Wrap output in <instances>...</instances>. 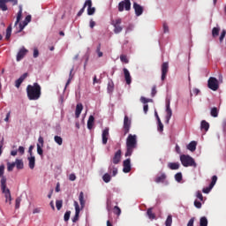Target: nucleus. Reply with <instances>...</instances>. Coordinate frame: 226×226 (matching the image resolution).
Instances as JSON below:
<instances>
[{"label": "nucleus", "instance_id": "1", "mask_svg": "<svg viewBox=\"0 0 226 226\" xmlns=\"http://www.w3.org/2000/svg\"><path fill=\"white\" fill-rule=\"evenodd\" d=\"M26 96L30 101L40 100V98H41V86L38 83L27 85Z\"/></svg>", "mask_w": 226, "mask_h": 226}, {"label": "nucleus", "instance_id": "2", "mask_svg": "<svg viewBox=\"0 0 226 226\" xmlns=\"http://www.w3.org/2000/svg\"><path fill=\"white\" fill-rule=\"evenodd\" d=\"M4 165H1L0 166L1 190H2V193H4L6 202H8V200L11 201V192H10V189L6 188V177H4Z\"/></svg>", "mask_w": 226, "mask_h": 226}, {"label": "nucleus", "instance_id": "3", "mask_svg": "<svg viewBox=\"0 0 226 226\" xmlns=\"http://www.w3.org/2000/svg\"><path fill=\"white\" fill-rule=\"evenodd\" d=\"M137 148V135L129 134L126 139L125 157L132 156L133 150Z\"/></svg>", "mask_w": 226, "mask_h": 226}, {"label": "nucleus", "instance_id": "4", "mask_svg": "<svg viewBox=\"0 0 226 226\" xmlns=\"http://www.w3.org/2000/svg\"><path fill=\"white\" fill-rule=\"evenodd\" d=\"M180 162L184 167H194V169L197 168L195 159L190 155L182 154L180 156Z\"/></svg>", "mask_w": 226, "mask_h": 226}, {"label": "nucleus", "instance_id": "5", "mask_svg": "<svg viewBox=\"0 0 226 226\" xmlns=\"http://www.w3.org/2000/svg\"><path fill=\"white\" fill-rule=\"evenodd\" d=\"M112 26H114V33L115 34H119L121 31H123V26H121V24L123 23V19L120 18H117L116 19H112Z\"/></svg>", "mask_w": 226, "mask_h": 226}, {"label": "nucleus", "instance_id": "6", "mask_svg": "<svg viewBox=\"0 0 226 226\" xmlns=\"http://www.w3.org/2000/svg\"><path fill=\"white\" fill-rule=\"evenodd\" d=\"M132 10V3L130 0H124L118 4V11H130Z\"/></svg>", "mask_w": 226, "mask_h": 226}, {"label": "nucleus", "instance_id": "7", "mask_svg": "<svg viewBox=\"0 0 226 226\" xmlns=\"http://www.w3.org/2000/svg\"><path fill=\"white\" fill-rule=\"evenodd\" d=\"M207 87L212 91H218V87H220L218 85V79L215 77H210L207 81Z\"/></svg>", "mask_w": 226, "mask_h": 226}, {"label": "nucleus", "instance_id": "8", "mask_svg": "<svg viewBox=\"0 0 226 226\" xmlns=\"http://www.w3.org/2000/svg\"><path fill=\"white\" fill-rule=\"evenodd\" d=\"M6 3H12V5L16 6V4H19V0H0V10H2V11H8Z\"/></svg>", "mask_w": 226, "mask_h": 226}, {"label": "nucleus", "instance_id": "9", "mask_svg": "<svg viewBox=\"0 0 226 226\" xmlns=\"http://www.w3.org/2000/svg\"><path fill=\"white\" fill-rule=\"evenodd\" d=\"M172 117V109H170V99L166 100V124H169Z\"/></svg>", "mask_w": 226, "mask_h": 226}, {"label": "nucleus", "instance_id": "10", "mask_svg": "<svg viewBox=\"0 0 226 226\" xmlns=\"http://www.w3.org/2000/svg\"><path fill=\"white\" fill-rule=\"evenodd\" d=\"M131 126H132V120H130L128 116H124V135H127V133H130Z\"/></svg>", "mask_w": 226, "mask_h": 226}, {"label": "nucleus", "instance_id": "11", "mask_svg": "<svg viewBox=\"0 0 226 226\" xmlns=\"http://www.w3.org/2000/svg\"><path fill=\"white\" fill-rule=\"evenodd\" d=\"M87 6V15H94V11H96V9L93 7V2L91 0H87L84 4V8Z\"/></svg>", "mask_w": 226, "mask_h": 226}, {"label": "nucleus", "instance_id": "12", "mask_svg": "<svg viewBox=\"0 0 226 226\" xmlns=\"http://www.w3.org/2000/svg\"><path fill=\"white\" fill-rule=\"evenodd\" d=\"M123 172L124 174H128V172H131L132 170V160L130 158L126 159L123 162Z\"/></svg>", "mask_w": 226, "mask_h": 226}, {"label": "nucleus", "instance_id": "13", "mask_svg": "<svg viewBox=\"0 0 226 226\" xmlns=\"http://www.w3.org/2000/svg\"><path fill=\"white\" fill-rule=\"evenodd\" d=\"M167 73H169V63L164 62L162 64V76L161 79L163 81L165 79H167Z\"/></svg>", "mask_w": 226, "mask_h": 226}, {"label": "nucleus", "instance_id": "14", "mask_svg": "<svg viewBox=\"0 0 226 226\" xmlns=\"http://www.w3.org/2000/svg\"><path fill=\"white\" fill-rule=\"evenodd\" d=\"M74 207H75V215L72 218V222L77 223V222H79V216L80 215V206H79V202L74 201Z\"/></svg>", "mask_w": 226, "mask_h": 226}, {"label": "nucleus", "instance_id": "15", "mask_svg": "<svg viewBox=\"0 0 226 226\" xmlns=\"http://www.w3.org/2000/svg\"><path fill=\"white\" fill-rule=\"evenodd\" d=\"M133 8H134L135 15L137 17H140V15H142V13H144V7L140 6V4H139L135 2L133 3Z\"/></svg>", "mask_w": 226, "mask_h": 226}, {"label": "nucleus", "instance_id": "16", "mask_svg": "<svg viewBox=\"0 0 226 226\" xmlns=\"http://www.w3.org/2000/svg\"><path fill=\"white\" fill-rule=\"evenodd\" d=\"M121 149L117 150L113 158H112V163H114V165H117L119 163H121Z\"/></svg>", "mask_w": 226, "mask_h": 226}, {"label": "nucleus", "instance_id": "17", "mask_svg": "<svg viewBox=\"0 0 226 226\" xmlns=\"http://www.w3.org/2000/svg\"><path fill=\"white\" fill-rule=\"evenodd\" d=\"M102 139L103 146L107 145V142L109 141V127H106L102 131Z\"/></svg>", "mask_w": 226, "mask_h": 226}, {"label": "nucleus", "instance_id": "18", "mask_svg": "<svg viewBox=\"0 0 226 226\" xmlns=\"http://www.w3.org/2000/svg\"><path fill=\"white\" fill-rule=\"evenodd\" d=\"M123 72H124L125 82L128 86H130V84H132V75H130V71H128V69L126 68H124Z\"/></svg>", "mask_w": 226, "mask_h": 226}, {"label": "nucleus", "instance_id": "19", "mask_svg": "<svg viewBox=\"0 0 226 226\" xmlns=\"http://www.w3.org/2000/svg\"><path fill=\"white\" fill-rule=\"evenodd\" d=\"M27 72H25L23 75H21L19 77V79H18L16 81H15V87H20V86L22 85V82H24V80H26V79H27Z\"/></svg>", "mask_w": 226, "mask_h": 226}, {"label": "nucleus", "instance_id": "20", "mask_svg": "<svg viewBox=\"0 0 226 226\" xmlns=\"http://www.w3.org/2000/svg\"><path fill=\"white\" fill-rule=\"evenodd\" d=\"M82 110H84V106L82 105V103H78L75 110V117L77 119L80 117V114H82Z\"/></svg>", "mask_w": 226, "mask_h": 226}, {"label": "nucleus", "instance_id": "21", "mask_svg": "<svg viewBox=\"0 0 226 226\" xmlns=\"http://www.w3.org/2000/svg\"><path fill=\"white\" fill-rule=\"evenodd\" d=\"M26 54H27V49H21L17 55V61H22L24 57L26 56Z\"/></svg>", "mask_w": 226, "mask_h": 226}, {"label": "nucleus", "instance_id": "22", "mask_svg": "<svg viewBox=\"0 0 226 226\" xmlns=\"http://www.w3.org/2000/svg\"><path fill=\"white\" fill-rule=\"evenodd\" d=\"M167 179V175L165 173H162L161 175H157L154 178V181L158 183H165V180Z\"/></svg>", "mask_w": 226, "mask_h": 226}, {"label": "nucleus", "instance_id": "23", "mask_svg": "<svg viewBox=\"0 0 226 226\" xmlns=\"http://www.w3.org/2000/svg\"><path fill=\"white\" fill-rule=\"evenodd\" d=\"M14 163L18 170H22V169H24V161H22V159H16Z\"/></svg>", "mask_w": 226, "mask_h": 226}, {"label": "nucleus", "instance_id": "24", "mask_svg": "<svg viewBox=\"0 0 226 226\" xmlns=\"http://www.w3.org/2000/svg\"><path fill=\"white\" fill-rule=\"evenodd\" d=\"M168 167L170 170H179V167H181V164H179V162H169Z\"/></svg>", "mask_w": 226, "mask_h": 226}, {"label": "nucleus", "instance_id": "25", "mask_svg": "<svg viewBox=\"0 0 226 226\" xmlns=\"http://www.w3.org/2000/svg\"><path fill=\"white\" fill-rule=\"evenodd\" d=\"M28 166H29V169H31L33 170V169H34V165L36 163V159L34 156L31 155L30 157H28Z\"/></svg>", "mask_w": 226, "mask_h": 226}, {"label": "nucleus", "instance_id": "26", "mask_svg": "<svg viewBox=\"0 0 226 226\" xmlns=\"http://www.w3.org/2000/svg\"><path fill=\"white\" fill-rule=\"evenodd\" d=\"M94 124V117L93 115H91L87 120L88 130H93Z\"/></svg>", "mask_w": 226, "mask_h": 226}, {"label": "nucleus", "instance_id": "27", "mask_svg": "<svg viewBox=\"0 0 226 226\" xmlns=\"http://www.w3.org/2000/svg\"><path fill=\"white\" fill-rule=\"evenodd\" d=\"M79 204L81 206V209H84V207L86 206V200H84V192H79Z\"/></svg>", "mask_w": 226, "mask_h": 226}, {"label": "nucleus", "instance_id": "28", "mask_svg": "<svg viewBox=\"0 0 226 226\" xmlns=\"http://www.w3.org/2000/svg\"><path fill=\"white\" fill-rule=\"evenodd\" d=\"M187 149L189 151H192V153H193V151H195L197 149V142L196 141H191L187 146Z\"/></svg>", "mask_w": 226, "mask_h": 226}, {"label": "nucleus", "instance_id": "29", "mask_svg": "<svg viewBox=\"0 0 226 226\" xmlns=\"http://www.w3.org/2000/svg\"><path fill=\"white\" fill-rule=\"evenodd\" d=\"M147 215L148 216L149 220H154L156 218V215L153 213V207L147 209Z\"/></svg>", "mask_w": 226, "mask_h": 226}, {"label": "nucleus", "instance_id": "30", "mask_svg": "<svg viewBox=\"0 0 226 226\" xmlns=\"http://www.w3.org/2000/svg\"><path fill=\"white\" fill-rule=\"evenodd\" d=\"M19 11H18V14H17L15 26H17V24H19V22H20V20L22 19V5H19Z\"/></svg>", "mask_w": 226, "mask_h": 226}, {"label": "nucleus", "instance_id": "31", "mask_svg": "<svg viewBox=\"0 0 226 226\" xmlns=\"http://www.w3.org/2000/svg\"><path fill=\"white\" fill-rule=\"evenodd\" d=\"M200 128L201 130H205V132H207L209 130V123L206 122V120H202Z\"/></svg>", "mask_w": 226, "mask_h": 226}, {"label": "nucleus", "instance_id": "32", "mask_svg": "<svg viewBox=\"0 0 226 226\" xmlns=\"http://www.w3.org/2000/svg\"><path fill=\"white\" fill-rule=\"evenodd\" d=\"M107 90H108V93H113V91H114V81H112V79H110L108 82Z\"/></svg>", "mask_w": 226, "mask_h": 226}, {"label": "nucleus", "instance_id": "33", "mask_svg": "<svg viewBox=\"0 0 226 226\" xmlns=\"http://www.w3.org/2000/svg\"><path fill=\"white\" fill-rule=\"evenodd\" d=\"M109 171L110 174H112L113 177L117 176V168L114 167L113 165L109 167Z\"/></svg>", "mask_w": 226, "mask_h": 226}, {"label": "nucleus", "instance_id": "34", "mask_svg": "<svg viewBox=\"0 0 226 226\" xmlns=\"http://www.w3.org/2000/svg\"><path fill=\"white\" fill-rule=\"evenodd\" d=\"M10 38H11V25H10L6 29L5 40L8 41Z\"/></svg>", "mask_w": 226, "mask_h": 226}, {"label": "nucleus", "instance_id": "35", "mask_svg": "<svg viewBox=\"0 0 226 226\" xmlns=\"http://www.w3.org/2000/svg\"><path fill=\"white\" fill-rule=\"evenodd\" d=\"M210 116H212V117H218V108L216 107L212 108L210 111Z\"/></svg>", "mask_w": 226, "mask_h": 226}, {"label": "nucleus", "instance_id": "36", "mask_svg": "<svg viewBox=\"0 0 226 226\" xmlns=\"http://www.w3.org/2000/svg\"><path fill=\"white\" fill-rule=\"evenodd\" d=\"M200 226H207V218L206 216L200 219Z\"/></svg>", "mask_w": 226, "mask_h": 226}, {"label": "nucleus", "instance_id": "37", "mask_svg": "<svg viewBox=\"0 0 226 226\" xmlns=\"http://www.w3.org/2000/svg\"><path fill=\"white\" fill-rule=\"evenodd\" d=\"M220 34V29L218 27H214L212 29V36L213 38H216Z\"/></svg>", "mask_w": 226, "mask_h": 226}, {"label": "nucleus", "instance_id": "38", "mask_svg": "<svg viewBox=\"0 0 226 226\" xmlns=\"http://www.w3.org/2000/svg\"><path fill=\"white\" fill-rule=\"evenodd\" d=\"M96 53H97L98 57H103V52H102V44H100V43L96 48Z\"/></svg>", "mask_w": 226, "mask_h": 226}, {"label": "nucleus", "instance_id": "39", "mask_svg": "<svg viewBox=\"0 0 226 226\" xmlns=\"http://www.w3.org/2000/svg\"><path fill=\"white\" fill-rule=\"evenodd\" d=\"M72 73H73V67L70 71L69 79L66 82L65 87H68V86H70V83L72 82V79H73V75Z\"/></svg>", "mask_w": 226, "mask_h": 226}, {"label": "nucleus", "instance_id": "40", "mask_svg": "<svg viewBox=\"0 0 226 226\" xmlns=\"http://www.w3.org/2000/svg\"><path fill=\"white\" fill-rule=\"evenodd\" d=\"M54 140L58 146H63V138L61 136H55Z\"/></svg>", "mask_w": 226, "mask_h": 226}, {"label": "nucleus", "instance_id": "41", "mask_svg": "<svg viewBox=\"0 0 226 226\" xmlns=\"http://www.w3.org/2000/svg\"><path fill=\"white\" fill-rule=\"evenodd\" d=\"M15 162H8L7 163V170L8 172H12L13 169H15Z\"/></svg>", "mask_w": 226, "mask_h": 226}, {"label": "nucleus", "instance_id": "42", "mask_svg": "<svg viewBox=\"0 0 226 226\" xmlns=\"http://www.w3.org/2000/svg\"><path fill=\"white\" fill-rule=\"evenodd\" d=\"M175 179L177 183H181L183 181V174L181 172H178L175 175Z\"/></svg>", "mask_w": 226, "mask_h": 226}, {"label": "nucleus", "instance_id": "43", "mask_svg": "<svg viewBox=\"0 0 226 226\" xmlns=\"http://www.w3.org/2000/svg\"><path fill=\"white\" fill-rule=\"evenodd\" d=\"M110 175L109 173H106L103 175L102 177V180L104 181V183H110Z\"/></svg>", "mask_w": 226, "mask_h": 226}, {"label": "nucleus", "instance_id": "44", "mask_svg": "<svg viewBox=\"0 0 226 226\" xmlns=\"http://www.w3.org/2000/svg\"><path fill=\"white\" fill-rule=\"evenodd\" d=\"M157 123H158V131L163 132V124L162 123V120L160 119V117H157Z\"/></svg>", "mask_w": 226, "mask_h": 226}, {"label": "nucleus", "instance_id": "45", "mask_svg": "<svg viewBox=\"0 0 226 226\" xmlns=\"http://www.w3.org/2000/svg\"><path fill=\"white\" fill-rule=\"evenodd\" d=\"M218 181V177H216L215 175L212 177V181L210 183V186L211 188L215 187V185H216V182Z\"/></svg>", "mask_w": 226, "mask_h": 226}, {"label": "nucleus", "instance_id": "46", "mask_svg": "<svg viewBox=\"0 0 226 226\" xmlns=\"http://www.w3.org/2000/svg\"><path fill=\"white\" fill-rule=\"evenodd\" d=\"M166 226H172V215H168L166 221H165Z\"/></svg>", "mask_w": 226, "mask_h": 226}, {"label": "nucleus", "instance_id": "47", "mask_svg": "<svg viewBox=\"0 0 226 226\" xmlns=\"http://www.w3.org/2000/svg\"><path fill=\"white\" fill-rule=\"evenodd\" d=\"M56 206L57 211H61V207H63V200H57L56 201Z\"/></svg>", "mask_w": 226, "mask_h": 226}, {"label": "nucleus", "instance_id": "48", "mask_svg": "<svg viewBox=\"0 0 226 226\" xmlns=\"http://www.w3.org/2000/svg\"><path fill=\"white\" fill-rule=\"evenodd\" d=\"M113 213L114 215H117V216H119V215H121V208L117 206H115L113 208Z\"/></svg>", "mask_w": 226, "mask_h": 226}, {"label": "nucleus", "instance_id": "49", "mask_svg": "<svg viewBox=\"0 0 226 226\" xmlns=\"http://www.w3.org/2000/svg\"><path fill=\"white\" fill-rule=\"evenodd\" d=\"M20 202H22V198L19 197L15 200V208L19 209L20 207Z\"/></svg>", "mask_w": 226, "mask_h": 226}, {"label": "nucleus", "instance_id": "50", "mask_svg": "<svg viewBox=\"0 0 226 226\" xmlns=\"http://www.w3.org/2000/svg\"><path fill=\"white\" fill-rule=\"evenodd\" d=\"M43 147L40 146V143L37 144V153L40 156H43Z\"/></svg>", "mask_w": 226, "mask_h": 226}, {"label": "nucleus", "instance_id": "51", "mask_svg": "<svg viewBox=\"0 0 226 226\" xmlns=\"http://www.w3.org/2000/svg\"><path fill=\"white\" fill-rule=\"evenodd\" d=\"M72 215V211H66L64 215V222H68L70 220V216Z\"/></svg>", "mask_w": 226, "mask_h": 226}, {"label": "nucleus", "instance_id": "52", "mask_svg": "<svg viewBox=\"0 0 226 226\" xmlns=\"http://www.w3.org/2000/svg\"><path fill=\"white\" fill-rule=\"evenodd\" d=\"M120 61H122V63H125V64H128L129 63V60H128V57H126V55H121Z\"/></svg>", "mask_w": 226, "mask_h": 226}, {"label": "nucleus", "instance_id": "53", "mask_svg": "<svg viewBox=\"0 0 226 226\" xmlns=\"http://www.w3.org/2000/svg\"><path fill=\"white\" fill-rule=\"evenodd\" d=\"M225 35H226V31L225 30H222V33H221V35L219 37V41L222 43V41H223L224 38H225Z\"/></svg>", "mask_w": 226, "mask_h": 226}, {"label": "nucleus", "instance_id": "54", "mask_svg": "<svg viewBox=\"0 0 226 226\" xmlns=\"http://www.w3.org/2000/svg\"><path fill=\"white\" fill-rule=\"evenodd\" d=\"M194 206H195V207H197V209H200V207H202V203H200V201L196 200L194 201Z\"/></svg>", "mask_w": 226, "mask_h": 226}, {"label": "nucleus", "instance_id": "55", "mask_svg": "<svg viewBox=\"0 0 226 226\" xmlns=\"http://www.w3.org/2000/svg\"><path fill=\"white\" fill-rule=\"evenodd\" d=\"M211 190H213V187H211L209 185L208 187L203 188L202 192H203V193H209V192H211Z\"/></svg>", "mask_w": 226, "mask_h": 226}, {"label": "nucleus", "instance_id": "56", "mask_svg": "<svg viewBox=\"0 0 226 226\" xmlns=\"http://www.w3.org/2000/svg\"><path fill=\"white\" fill-rule=\"evenodd\" d=\"M196 197L197 199H200L201 201L204 200V196H202V192L200 191L197 192Z\"/></svg>", "mask_w": 226, "mask_h": 226}, {"label": "nucleus", "instance_id": "57", "mask_svg": "<svg viewBox=\"0 0 226 226\" xmlns=\"http://www.w3.org/2000/svg\"><path fill=\"white\" fill-rule=\"evenodd\" d=\"M156 93H157V91H156V86H154V87H152V93H151L152 97L156 96Z\"/></svg>", "mask_w": 226, "mask_h": 226}, {"label": "nucleus", "instance_id": "58", "mask_svg": "<svg viewBox=\"0 0 226 226\" xmlns=\"http://www.w3.org/2000/svg\"><path fill=\"white\" fill-rule=\"evenodd\" d=\"M163 33H169V26L167 25V23H163Z\"/></svg>", "mask_w": 226, "mask_h": 226}, {"label": "nucleus", "instance_id": "59", "mask_svg": "<svg viewBox=\"0 0 226 226\" xmlns=\"http://www.w3.org/2000/svg\"><path fill=\"white\" fill-rule=\"evenodd\" d=\"M194 222H195V218L194 217L191 218L187 223V226H193Z\"/></svg>", "mask_w": 226, "mask_h": 226}, {"label": "nucleus", "instance_id": "60", "mask_svg": "<svg viewBox=\"0 0 226 226\" xmlns=\"http://www.w3.org/2000/svg\"><path fill=\"white\" fill-rule=\"evenodd\" d=\"M38 142H39L40 146H41V147H43V144H44L43 137L40 136L38 139Z\"/></svg>", "mask_w": 226, "mask_h": 226}, {"label": "nucleus", "instance_id": "61", "mask_svg": "<svg viewBox=\"0 0 226 226\" xmlns=\"http://www.w3.org/2000/svg\"><path fill=\"white\" fill-rule=\"evenodd\" d=\"M40 56V51H38V49H34V57L36 58Z\"/></svg>", "mask_w": 226, "mask_h": 226}, {"label": "nucleus", "instance_id": "62", "mask_svg": "<svg viewBox=\"0 0 226 226\" xmlns=\"http://www.w3.org/2000/svg\"><path fill=\"white\" fill-rule=\"evenodd\" d=\"M85 10H86V7H84V5H83V8L80 9L79 11L78 12L77 17H81L82 13H84Z\"/></svg>", "mask_w": 226, "mask_h": 226}, {"label": "nucleus", "instance_id": "63", "mask_svg": "<svg viewBox=\"0 0 226 226\" xmlns=\"http://www.w3.org/2000/svg\"><path fill=\"white\" fill-rule=\"evenodd\" d=\"M140 102H141V103L146 104V103H147L149 102V100L147 99L146 97H141L140 98Z\"/></svg>", "mask_w": 226, "mask_h": 226}, {"label": "nucleus", "instance_id": "64", "mask_svg": "<svg viewBox=\"0 0 226 226\" xmlns=\"http://www.w3.org/2000/svg\"><path fill=\"white\" fill-rule=\"evenodd\" d=\"M69 179L70 181H75V179H77V177L75 176V174H71L69 176Z\"/></svg>", "mask_w": 226, "mask_h": 226}]
</instances>
